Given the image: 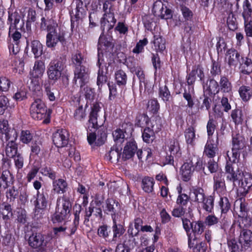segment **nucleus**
Segmentation results:
<instances>
[{
    "label": "nucleus",
    "instance_id": "obj_4",
    "mask_svg": "<svg viewBox=\"0 0 252 252\" xmlns=\"http://www.w3.org/2000/svg\"><path fill=\"white\" fill-rule=\"evenodd\" d=\"M64 40V36L58 27L49 29L46 35V45L48 48H54L59 42Z\"/></svg>",
    "mask_w": 252,
    "mask_h": 252
},
{
    "label": "nucleus",
    "instance_id": "obj_12",
    "mask_svg": "<svg viewBox=\"0 0 252 252\" xmlns=\"http://www.w3.org/2000/svg\"><path fill=\"white\" fill-rule=\"evenodd\" d=\"M89 79V70L84 66H80V67L77 66L74 71V79L77 83H78L81 87L85 85Z\"/></svg>",
    "mask_w": 252,
    "mask_h": 252
},
{
    "label": "nucleus",
    "instance_id": "obj_17",
    "mask_svg": "<svg viewBox=\"0 0 252 252\" xmlns=\"http://www.w3.org/2000/svg\"><path fill=\"white\" fill-rule=\"evenodd\" d=\"M239 242L243 248H249L252 245V231L243 229L241 231L239 238Z\"/></svg>",
    "mask_w": 252,
    "mask_h": 252
},
{
    "label": "nucleus",
    "instance_id": "obj_23",
    "mask_svg": "<svg viewBox=\"0 0 252 252\" xmlns=\"http://www.w3.org/2000/svg\"><path fill=\"white\" fill-rule=\"evenodd\" d=\"M137 149V146L134 141L128 142L124 147L122 158L125 159L131 158L134 155Z\"/></svg>",
    "mask_w": 252,
    "mask_h": 252
},
{
    "label": "nucleus",
    "instance_id": "obj_64",
    "mask_svg": "<svg viewBox=\"0 0 252 252\" xmlns=\"http://www.w3.org/2000/svg\"><path fill=\"white\" fill-rule=\"evenodd\" d=\"M10 86V81L5 77L0 78V90L1 91H7Z\"/></svg>",
    "mask_w": 252,
    "mask_h": 252
},
{
    "label": "nucleus",
    "instance_id": "obj_52",
    "mask_svg": "<svg viewBox=\"0 0 252 252\" xmlns=\"http://www.w3.org/2000/svg\"><path fill=\"white\" fill-rule=\"evenodd\" d=\"M13 70L18 74H22L24 71V63L21 59H16L12 63Z\"/></svg>",
    "mask_w": 252,
    "mask_h": 252
},
{
    "label": "nucleus",
    "instance_id": "obj_27",
    "mask_svg": "<svg viewBox=\"0 0 252 252\" xmlns=\"http://www.w3.org/2000/svg\"><path fill=\"white\" fill-rule=\"evenodd\" d=\"M168 148L167 152L169 154L175 156L176 159H178L181 156V152L177 141L174 140L170 141L168 145Z\"/></svg>",
    "mask_w": 252,
    "mask_h": 252
},
{
    "label": "nucleus",
    "instance_id": "obj_47",
    "mask_svg": "<svg viewBox=\"0 0 252 252\" xmlns=\"http://www.w3.org/2000/svg\"><path fill=\"white\" fill-rule=\"evenodd\" d=\"M33 134L29 130H22L20 135V140L24 144L29 143L33 138Z\"/></svg>",
    "mask_w": 252,
    "mask_h": 252
},
{
    "label": "nucleus",
    "instance_id": "obj_33",
    "mask_svg": "<svg viewBox=\"0 0 252 252\" xmlns=\"http://www.w3.org/2000/svg\"><path fill=\"white\" fill-rule=\"evenodd\" d=\"M239 93L244 101H248L252 96V89L249 86H242L239 88Z\"/></svg>",
    "mask_w": 252,
    "mask_h": 252
},
{
    "label": "nucleus",
    "instance_id": "obj_54",
    "mask_svg": "<svg viewBox=\"0 0 252 252\" xmlns=\"http://www.w3.org/2000/svg\"><path fill=\"white\" fill-rule=\"evenodd\" d=\"M242 71L244 74H250L252 72V62L251 59L246 58L244 62L242 63Z\"/></svg>",
    "mask_w": 252,
    "mask_h": 252
},
{
    "label": "nucleus",
    "instance_id": "obj_13",
    "mask_svg": "<svg viewBox=\"0 0 252 252\" xmlns=\"http://www.w3.org/2000/svg\"><path fill=\"white\" fill-rule=\"evenodd\" d=\"M100 108V106L98 103L94 104L92 107V110L91 112L88 124V127L89 131H92V129H95L102 125V123H98L97 122V113L99 111Z\"/></svg>",
    "mask_w": 252,
    "mask_h": 252
},
{
    "label": "nucleus",
    "instance_id": "obj_40",
    "mask_svg": "<svg viewBox=\"0 0 252 252\" xmlns=\"http://www.w3.org/2000/svg\"><path fill=\"white\" fill-rule=\"evenodd\" d=\"M154 180L152 178L145 177L142 181V187L146 192H151L153 190Z\"/></svg>",
    "mask_w": 252,
    "mask_h": 252
},
{
    "label": "nucleus",
    "instance_id": "obj_34",
    "mask_svg": "<svg viewBox=\"0 0 252 252\" xmlns=\"http://www.w3.org/2000/svg\"><path fill=\"white\" fill-rule=\"evenodd\" d=\"M234 210L239 216L243 217L245 215L247 209L242 199L237 200L234 202Z\"/></svg>",
    "mask_w": 252,
    "mask_h": 252
},
{
    "label": "nucleus",
    "instance_id": "obj_24",
    "mask_svg": "<svg viewBox=\"0 0 252 252\" xmlns=\"http://www.w3.org/2000/svg\"><path fill=\"white\" fill-rule=\"evenodd\" d=\"M239 54L234 49H229L226 54L225 60L230 66H236L239 63Z\"/></svg>",
    "mask_w": 252,
    "mask_h": 252
},
{
    "label": "nucleus",
    "instance_id": "obj_39",
    "mask_svg": "<svg viewBox=\"0 0 252 252\" xmlns=\"http://www.w3.org/2000/svg\"><path fill=\"white\" fill-rule=\"evenodd\" d=\"M115 76L117 84L119 86H124L126 85L127 75L124 71L121 69L117 70L115 72Z\"/></svg>",
    "mask_w": 252,
    "mask_h": 252
},
{
    "label": "nucleus",
    "instance_id": "obj_46",
    "mask_svg": "<svg viewBox=\"0 0 252 252\" xmlns=\"http://www.w3.org/2000/svg\"><path fill=\"white\" fill-rule=\"evenodd\" d=\"M113 232V240H116L117 237H120L125 232V229L121 224H117L115 220L113 219V225L112 226Z\"/></svg>",
    "mask_w": 252,
    "mask_h": 252
},
{
    "label": "nucleus",
    "instance_id": "obj_48",
    "mask_svg": "<svg viewBox=\"0 0 252 252\" xmlns=\"http://www.w3.org/2000/svg\"><path fill=\"white\" fill-rule=\"evenodd\" d=\"M219 205L221 213H226L230 209L231 204L228 199L226 197H221L219 202Z\"/></svg>",
    "mask_w": 252,
    "mask_h": 252
},
{
    "label": "nucleus",
    "instance_id": "obj_49",
    "mask_svg": "<svg viewBox=\"0 0 252 252\" xmlns=\"http://www.w3.org/2000/svg\"><path fill=\"white\" fill-rule=\"evenodd\" d=\"M220 87L221 91L224 93H229L231 91L232 86L227 78L222 77L220 82Z\"/></svg>",
    "mask_w": 252,
    "mask_h": 252
},
{
    "label": "nucleus",
    "instance_id": "obj_56",
    "mask_svg": "<svg viewBox=\"0 0 252 252\" xmlns=\"http://www.w3.org/2000/svg\"><path fill=\"white\" fill-rule=\"evenodd\" d=\"M114 141L118 144L124 142L125 137L124 131L120 129H117L113 132Z\"/></svg>",
    "mask_w": 252,
    "mask_h": 252
},
{
    "label": "nucleus",
    "instance_id": "obj_59",
    "mask_svg": "<svg viewBox=\"0 0 252 252\" xmlns=\"http://www.w3.org/2000/svg\"><path fill=\"white\" fill-rule=\"evenodd\" d=\"M86 116L85 110L81 105L76 109L74 113V118L76 120L82 121Z\"/></svg>",
    "mask_w": 252,
    "mask_h": 252
},
{
    "label": "nucleus",
    "instance_id": "obj_25",
    "mask_svg": "<svg viewBox=\"0 0 252 252\" xmlns=\"http://www.w3.org/2000/svg\"><path fill=\"white\" fill-rule=\"evenodd\" d=\"M190 196L192 200L197 203H201L206 197L204 190L200 188H193L190 190Z\"/></svg>",
    "mask_w": 252,
    "mask_h": 252
},
{
    "label": "nucleus",
    "instance_id": "obj_55",
    "mask_svg": "<svg viewBox=\"0 0 252 252\" xmlns=\"http://www.w3.org/2000/svg\"><path fill=\"white\" fill-rule=\"evenodd\" d=\"M195 130L193 127H189L185 131V137L188 144H192L195 138Z\"/></svg>",
    "mask_w": 252,
    "mask_h": 252
},
{
    "label": "nucleus",
    "instance_id": "obj_44",
    "mask_svg": "<svg viewBox=\"0 0 252 252\" xmlns=\"http://www.w3.org/2000/svg\"><path fill=\"white\" fill-rule=\"evenodd\" d=\"M41 81L40 78H34L31 77V82L29 84V89L32 92H40L41 90Z\"/></svg>",
    "mask_w": 252,
    "mask_h": 252
},
{
    "label": "nucleus",
    "instance_id": "obj_53",
    "mask_svg": "<svg viewBox=\"0 0 252 252\" xmlns=\"http://www.w3.org/2000/svg\"><path fill=\"white\" fill-rule=\"evenodd\" d=\"M143 220L140 218H136L134 220V227L136 230V231L133 232V229L132 228H129L128 229V232L133 237L136 236L139 231L141 229L143 226Z\"/></svg>",
    "mask_w": 252,
    "mask_h": 252
},
{
    "label": "nucleus",
    "instance_id": "obj_43",
    "mask_svg": "<svg viewBox=\"0 0 252 252\" xmlns=\"http://www.w3.org/2000/svg\"><path fill=\"white\" fill-rule=\"evenodd\" d=\"M151 123H152V121H150L148 116L145 114H140L137 117L136 124L140 127L151 126Z\"/></svg>",
    "mask_w": 252,
    "mask_h": 252
},
{
    "label": "nucleus",
    "instance_id": "obj_20",
    "mask_svg": "<svg viewBox=\"0 0 252 252\" xmlns=\"http://www.w3.org/2000/svg\"><path fill=\"white\" fill-rule=\"evenodd\" d=\"M103 210L107 214L114 215L116 211L119 209L118 202L112 198L107 199L104 205Z\"/></svg>",
    "mask_w": 252,
    "mask_h": 252
},
{
    "label": "nucleus",
    "instance_id": "obj_45",
    "mask_svg": "<svg viewBox=\"0 0 252 252\" xmlns=\"http://www.w3.org/2000/svg\"><path fill=\"white\" fill-rule=\"evenodd\" d=\"M244 140L241 136L237 135L233 138L232 149L240 151L245 147Z\"/></svg>",
    "mask_w": 252,
    "mask_h": 252
},
{
    "label": "nucleus",
    "instance_id": "obj_2",
    "mask_svg": "<svg viewBox=\"0 0 252 252\" xmlns=\"http://www.w3.org/2000/svg\"><path fill=\"white\" fill-rule=\"evenodd\" d=\"M51 113V110L47 109L44 103L40 99L35 100L31 106V117L37 121L43 120V123L44 124L49 123Z\"/></svg>",
    "mask_w": 252,
    "mask_h": 252
},
{
    "label": "nucleus",
    "instance_id": "obj_31",
    "mask_svg": "<svg viewBox=\"0 0 252 252\" xmlns=\"http://www.w3.org/2000/svg\"><path fill=\"white\" fill-rule=\"evenodd\" d=\"M12 131L17 132L16 129L9 127L8 121L5 120H0V134L5 136L6 140L10 138V133Z\"/></svg>",
    "mask_w": 252,
    "mask_h": 252
},
{
    "label": "nucleus",
    "instance_id": "obj_8",
    "mask_svg": "<svg viewBox=\"0 0 252 252\" xmlns=\"http://www.w3.org/2000/svg\"><path fill=\"white\" fill-rule=\"evenodd\" d=\"M239 180L240 182L237 191L241 195H245L252 186V176L248 172H242L241 177Z\"/></svg>",
    "mask_w": 252,
    "mask_h": 252
},
{
    "label": "nucleus",
    "instance_id": "obj_32",
    "mask_svg": "<svg viewBox=\"0 0 252 252\" xmlns=\"http://www.w3.org/2000/svg\"><path fill=\"white\" fill-rule=\"evenodd\" d=\"M66 183L63 179L55 180L53 182V191L57 193H63L65 191Z\"/></svg>",
    "mask_w": 252,
    "mask_h": 252
},
{
    "label": "nucleus",
    "instance_id": "obj_38",
    "mask_svg": "<svg viewBox=\"0 0 252 252\" xmlns=\"http://www.w3.org/2000/svg\"><path fill=\"white\" fill-rule=\"evenodd\" d=\"M31 47L32 52L34 54L35 58H38L42 55L43 46L39 41H32L31 43Z\"/></svg>",
    "mask_w": 252,
    "mask_h": 252
},
{
    "label": "nucleus",
    "instance_id": "obj_14",
    "mask_svg": "<svg viewBox=\"0 0 252 252\" xmlns=\"http://www.w3.org/2000/svg\"><path fill=\"white\" fill-rule=\"evenodd\" d=\"M103 10L104 12V14L100 22L101 27H104L106 24H108L109 29H110L112 26L109 25V23L112 22L114 24L116 20L114 18L113 14L110 11V3L109 1H106L104 2L103 4Z\"/></svg>",
    "mask_w": 252,
    "mask_h": 252
},
{
    "label": "nucleus",
    "instance_id": "obj_18",
    "mask_svg": "<svg viewBox=\"0 0 252 252\" xmlns=\"http://www.w3.org/2000/svg\"><path fill=\"white\" fill-rule=\"evenodd\" d=\"M225 171L227 179L233 182L239 180L241 177L242 171L238 169L234 170L231 164L228 162H227L225 166Z\"/></svg>",
    "mask_w": 252,
    "mask_h": 252
},
{
    "label": "nucleus",
    "instance_id": "obj_7",
    "mask_svg": "<svg viewBox=\"0 0 252 252\" xmlns=\"http://www.w3.org/2000/svg\"><path fill=\"white\" fill-rule=\"evenodd\" d=\"M10 138L6 140L7 143L5 147V155L9 158H14L18 154V145L16 143L18 137L17 132L12 131L10 133Z\"/></svg>",
    "mask_w": 252,
    "mask_h": 252
},
{
    "label": "nucleus",
    "instance_id": "obj_41",
    "mask_svg": "<svg viewBox=\"0 0 252 252\" xmlns=\"http://www.w3.org/2000/svg\"><path fill=\"white\" fill-rule=\"evenodd\" d=\"M201 203H202V208L206 211L209 213L212 212L214 206V198L212 196H206Z\"/></svg>",
    "mask_w": 252,
    "mask_h": 252
},
{
    "label": "nucleus",
    "instance_id": "obj_42",
    "mask_svg": "<svg viewBox=\"0 0 252 252\" xmlns=\"http://www.w3.org/2000/svg\"><path fill=\"white\" fill-rule=\"evenodd\" d=\"M231 117L236 125L241 124L244 120V115L242 110L235 109L231 112Z\"/></svg>",
    "mask_w": 252,
    "mask_h": 252
},
{
    "label": "nucleus",
    "instance_id": "obj_5",
    "mask_svg": "<svg viewBox=\"0 0 252 252\" xmlns=\"http://www.w3.org/2000/svg\"><path fill=\"white\" fill-rule=\"evenodd\" d=\"M29 245L33 249H42L47 244L46 236L39 232H33L28 239Z\"/></svg>",
    "mask_w": 252,
    "mask_h": 252
},
{
    "label": "nucleus",
    "instance_id": "obj_11",
    "mask_svg": "<svg viewBox=\"0 0 252 252\" xmlns=\"http://www.w3.org/2000/svg\"><path fill=\"white\" fill-rule=\"evenodd\" d=\"M52 139L53 143L56 147H63L68 143V133L65 130L58 129L53 133Z\"/></svg>",
    "mask_w": 252,
    "mask_h": 252
},
{
    "label": "nucleus",
    "instance_id": "obj_9",
    "mask_svg": "<svg viewBox=\"0 0 252 252\" xmlns=\"http://www.w3.org/2000/svg\"><path fill=\"white\" fill-rule=\"evenodd\" d=\"M152 10L155 16L162 19H168L172 16L171 10L167 8L161 0L156 1L154 3Z\"/></svg>",
    "mask_w": 252,
    "mask_h": 252
},
{
    "label": "nucleus",
    "instance_id": "obj_6",
    "mask_svg": "<svg viewBox=\"0 0 252 252\" xmlns=\"http://www.w3.org/2000/svg\"><path fill=\"white\" fill-rule=\"evenodd\" d=\"M63 65L58 60H52L48 65L47 74L50 79L56 81L61 77L63 70Z\"/></svg>",
    "mask_w": 252,
    "mask_h": 252
},
{
    "label": "nucleus",
    "instance_id": "obj_57",
    "mask_svg": "<svg viewBox=\"0 0 252 252\" xmlns=\"http://www.w3.org/2000/svg\"><path fill=\"white\" fill-rule=\"evenodd\" d=\"M240 151L232 148L231 152L228 151L226 153V156L228 160L232 162H236L239 158Z\"/></svg>",
    "mask_w": 252,
    "mask_h": 252
},
{
    "label": "nucleus",
    "instance_id": "obj_21",
    "mask_svg": "<svg viewBox=\"0 0 252 252\" xmlns=\"http://www.w3.org/2000/svg\"><path fill=\"white\" fill-rule=\"evenodd\" d=\"M45 71V66L41 61H37L34 63L33 68L30 71V75L33 78H40L42 77Z\"/></svg>",
    "mask_w": 252,
    "mask_h": 252
},
{
    "label": "nucleus",
    "instance_id": "obj_30",
    "mask_svg": "<svg viewBox=\"0 0 252 252\" xmlns=\"http://www.w3.org/2000/svg\"><path fill=\"white\" fill-rule=\"evenodd\" d=\"M122 148L113 146L106 155L107 158L112 162H117L121 157Z\"/></svg>",
    "mask_w": 252,
    "mask_h": 252
},
{
    "label": "nucleus",
    "instance_id": "obj_51",
    "mask_svg": "<svg viewBox=\"0 0 252 252\" xmlns=\"http://www.w3.org/2000/svg\"><path fill=\"white\" fill-rule=\"evenodd\" d=\"M159 95L164 102L169 101L171 97L170 93L166 85L160 87Z\"/></svg>",
    "mask_w": 252,
    "mask_h": 252
},
{
    "label": "nucleus",
    "instance_id": "obj_15",
    "mask_svg": "<svg viewBox=\"0 0 252 252\" xmlns=\"http://www.w3.org/2000/svg\"><path fill=\"white\" fill-rule=\"evenodd\" d=\"M213 180L214 190L219 194H224L226 192V186L223 178V172H218L215 173Z\"/></svg>",
    "mask_w": 252,
    "mask_h": 252
},
{
    "label": "nucleus",
    "instance_id": "obj_36",
    "mask_svg": "<svg viewBox=\"0 0 252 252\" xmlns=\"http://www.w3.org/2000/svg\"><path fill=\"white\" fill-rule=\"evenodd\" d=\"M242 13L244 21H248L252 18V6L248 0H244Z\"/></svg>",
    "mask_w": 252,
    "mask_h": 252
},
{
    "label": "nucleus",
    "instance_id": "obj_29",
    "mask_svg": "<svg viewBox=\"0 0 252 252\" xmlns=\"http://www.w3.org/2000/svg\"><path fill=\"white\" fill-rule=\"evenodd\" d=\"M13 176L8 170L2 172L0 178V187L3 189L6 188L13 182Z\"/></svg>",
    "mask_w": 252,
    "mask_h": 252
},
{
    "label": "nucleus",
    "instance_id": "obj_37",
    "mask_svg": "<svg viewBox=\"0 0 252 252\" xmlns=\"http://www.w3.org/2000/svg\"><path fill=\"white\" fill-rule=\"evenodd\" d=\"M156 50L159 52L163 51L165 49V41L159 35L154 36L153 41Z\"/></svg>",
    "mask_w": 252,
    "mask_h": 252
},
{
    "label": "nucleus",
    "instance_id": "obj_61",
    "mask_svg": "<svg viewBox=\"0 0 252 252\" xmlns=\"http://www.w3.org/2000/svg\"><path fill=\"white\" fill-rule=\"evenodd\" d=\"M204 223L201 221L193 222L192 224V231L197 234H201L204 231Z\"/></svg>",
    "mask_w": 252,
    "mask_h": 252
},
{
    "label": "nucleus",
    "instance_id": "obj_3",
    "mask_svg": "<svg viewBox=\"0 0 252 252\" xmlns=\"http://www.w3.org/2000/svg\"><path fill=\"white\" fill-rule=\"evenodd\" d=\"M162 120L160 118L156 117L155 120H152L151 126L146 127L143 132V140L148 143L152 142L154 139L155 132L160 131L162 127Z\"/></svg>",
    "mask_w": 252,
    "mask_h": 252
},
{
    "label": "nucleus",
    "instance_id": "obj_1",
    "mask_svg": "<svg viewBox=\"0 0 252 252\" xmlns=\"http://www.w3.org/2000/svg\"><path fill=\"white\" fill-rule=\"evenodd\" d=\"M71 207V203L68 197L64 195L59 197L57 200L56 212L53 219L58 222L67 219L70 215Z\"/></svg>",
    "mask_w": 252,
    "mask_h": 252
},
{
    "label": "nucleus",
    "instance_id": "obj_35",
    "mask_svg": "<svg viewBox=\"0 0 252 252\" xmlns=\"http://www.w3.org/2000/svg\"><path fill=\"white\" fill-rule=\"evenodd\" d=\"M0 216L4 220H9L12 216L11 206L5 203L0 204Z\"/></svg>",
    "mask_w": 252,
    "mask_h": 252
},
{
    "label": "nucleus",
    "instance_id": "obj_26",
    "mask_svg": "<svg viewBox=\"0 0 252 252\" xmlns=\"http://www.w3.org/2000/svg\"><path fill=\"white\" fill-rule=\"evenodd\" d=\"M196 240H191L190 236L188 238V245L189 248H192L193 252H206V246L204 242L195 243Z\"/></svg>",
    "mask_w": 252,
    "mask_h": 252
},
{
    "label": "nucleus",
    "instance_id": "obj_19",
    "mask_svg": "<svg viewBox=\"0 0 252 252\" xmlns=\"http://www.w3.org/2000/svg\"><path fill=\"white\" fill-rule=\"evenodd\" d=\"M37 195V196L35 204L36 210H45L48 205V194L43 192L41 193H39V191H38Z\"/></svg>",
    "mask_w": 252,
    "mask_h": 252
},
{
    "label": "nucleus",
    "instance_id": "obj_10",
    "mask_svg": "<svg viewBox=\"0 0 252 252\" xmlns=\"http://www.w3.org/2000/svg\"><path fill=\"white\" fill-rule=\"evenodd\" d=\"M20 15L16 10H9L7 24L9 25L10 32L22 28L23 23H20Z\"/></svg>",
    "mask_w": 252,
    "mask_h": 252
},
{
    "label": "nucleus",
    "instance_id": "obj_58",
    "mask_svg": "<svg viewBox=\"0 0 252 252\" xmlns=\"http://www.w3.org/2000/svg\"><path fill=\"white\" fill-rule=\"evenodd\" d=\"M227 24L228 28L232 31H234L237 28L236 19L232 13L228 15L227 18Z\"/></svg>",
    "mask_w": 252,
    "mask_h": 252
},
{
    "label": "nucleus",
    "instance_id": "obj_62",
    "mask_svg": "<svg viewBox=\"0 0 252 252\" xmlns=\"http://www.w3.org/2000/svg\"><path fill=\"white\" fill-rule=\"evenodd\" d=\"M8 99L3 95H0V115L2 114L8 105Z\"/></svg>",
    "mask_w": 252,
    "mask_h": 252
},
{
    "label": "nucleus",
    "instance_id": "obj_60",
    "mask_svg": "<svg viewBox=\"0 0 252 252\" xmlns=\"http://www.w3.org/2000/svg\"><path fill=\"white\" fill-rule=\"evenodd\" d=\"M216 124L213 119L210 118L207 125V130L208 136V139H212L211 136L214 134L216 129Z\"/></svg>",
    "mask_w": 252,
    "mask_h": 252
},
{
    "label": "nucleus",
    "instance_id": "obj_22",
    "mask_svg": "<svg viewBox=\"0 0 252 252\" xmlns=\"http://www.w3.org/2000/svg\"><path fill=\"white\" fill-rule=\"evenodd\" d=\"M193 169L191 162L185 163L181 167L180 172L182 178L184 181L190 180L192 174Z\"/></svg>",
    "mask_w": 252,
    "mask_h": 252
},
{
    "label": "nucleus",
    "instance_id": "obj_16",
    "mask_svg": "<svg viewBox=\"0 0 252 252\" xmlns=\"http://www.w3.org/2000/svg\"><path fill=\"white\" fill-rule=\"evenodd\" d=\"M106 138V134L104 131H98L97 135L93 130L88 133L87 139L90 145L100 146L104 144Z\"/></svg>",
    "mask_w": 252,
    "mask_h": 252
},
{
    "label": "nucleus",
    "instance_id": "obj_28",
    "mask_svg": "<svg viewBox=\"0 0 252 252\" xmlns=\"http://www.w3.org/2000/svg\"><path fill=\"white\" fill-rule=\"evenodd\" d=\"M213 142L212 139H208L204 151V154L210 158H213L215 156L218 150L217 146L215 145Z\"/></svg>",
    "mask_w": 252,
    "mask_h": 252
},
{
    "label": "nucleus",
    "instance_id": "obj_50",
    "mask_svg": "<svg viewBox=\"0 0 252 252\" xmlns=\"http://www.w3.org/2000/svg\"><path fill=\"white\" fill-rule=\"evenodd\" d=\"M41 21L40 26L42 30H47L48 32L49 29L51 27H58L57 25L53 19H48L42 17Z\"/></svg>",
    "mask_w": 252,
    "mask_h": 252
},
{
    "label": "nucleus",
    "instance_id": "obj_63",
    "mask_svg": "<svg viewBox=\"0 0 252 252\" xmlns=\"http://www.w3.org/2000/svg\"><path fill=\"white\" fill-rule=\"evenodd\" d=\"M148 43V40L147 38H144L140 40L136 44V47L133 49V52L135 53H139L141 52L143 49L144 47Z\"/></svg>",
    "mask_w": 252,
    "mask_h": 252
}]
</instances>
